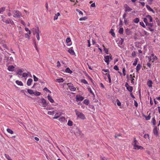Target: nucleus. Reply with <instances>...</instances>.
Segmentation results:
<instances>
[{
  "label": "nucleus",
  "instance_id": "2f4dec72",
  "mask_svg": "<svg viewBox=\"0 0 160 160\" xmlns=\"http://www.w3.org/2000/svg\"><path fill=\"white\" fill-rule=\"evenodd\" d=\"M5 7H3L0 8V13H2L5 9Z\"/></svg>",
  "mask_w": 160,
  "mask_h": 160
},
{
  "label": "nucleus",
  "instance_id": "603ef678",
  "mask_svg": "<svg viewBox=\"0 0 160 160\" xmlns=\"http://www.w3.org/2000/svg\"><path fill=\"white\" fill-rule=\"evenodd\" d=\"M33 77L34 80L35 82H36L38 81V78L36 77V76L34 75H33Z\"/></svg>",
  "mask_w": 160,
  "mask_h": 160
},
{
  "label": "nucleus",
  "instance_id": "774afa93",
  "mask_svg": "<svg viewBox=\"0 0 160 160\" xmlns=\"http://www.w3.org/2000/svg\"><path fill=\"white\" fill-rule=\"evenodd\" d=\"M101 160H108L105 157H101Z\"/></svg>",
  "mask_w": 160,
  "mask_h": 160
},
{
  "label": "nucleus",
  "instance_id": "4468645a",
  "mask_svg": "<svg viewBox=\"0 0 160 160\" xmlns=\"http://www.w3.org/2000/svg\"><path fill=\"white\" fill-rule=\"evenodd\" d=\"M41 101L42 104V107H45L47 105L46 100L44 98H42L41 99Z\"/></svg>",
  "mask_w": 160,
  "mask_h": 160
},
{
  "label": "nucleus",
  "instance_id": "5701e85b",
  "mask_svg": "<svg viewBox=\"0 0 160 160\" xmlns=\"http://www.w3.org/2000/svg\"><path fill=\"white\" fill-rule=\"evenodd\" d=\"M105 75H106L107 76V77L108 78V80H109V83H111V78L110 75L109 74V73H106L105 74Z\"/></svg>",
  "mask_w": 160,
  "mask_h": 160
},
{
  "label": "nucleus",
  "instance_id": "13d9d810",
  "mask_svg": "<svg viewBox=\"0 0 160 160\" xmlns=\"http://www.w3.org/2000/svg\"><path fill=\"white\" fill-rule=\"evenodd\" d=\"M66 42L67 43H69L71 42V39L70 38H67L66 39Z\"/></svg>",
  "mask_w": 160,
  "mask_h": 160
},
{
  "label": "nucleus",
  "instance_id": "a211bd4d",
  "mask_svg": "<svg viewBox=\"0 0 160 160\" xmlns=\"http://www.w3.org/2000/svg\"><path fill=\"white\" fill-rule=\"evenodd\" d=\"M147 84L149 87L151 88L152 87V82L151 80H149L148 81Z\"/></svg>",
  "mask_w": 160,
  "mask_h": 160
},
{
  "label": "nucleus",
  "instance_id": "052dcab7",
  "mask_svg": "<svg viewBox=\"0 0 160 160\" xmlns=\"http://www.w3.org/2000/svg\"><path fill=\"white\" fill-rule=\"evenodd\" d=\"M122 71L123 72V75L125 76L126 75V73H125V68H122Z\"/></svg>",
  "mask_w": 160,
  "mask_h": 160
},
{
  "label": "nucleus",
  "instance_id": "39448f33",
  "mask_svg": "<svg viewBox=\"0 0 160 160\" xmlns=\"http://www.w3.org/2000/svg\"><path fill=\"white\" fill-rule=\"evenodd\" d=\"M143 21L144 22H148V21L152 22V18L150 15H148L146 16V18H144Z\"/></svg>",
  "mask_w": 160,
  "mask_h": 160
},
{
  "label": "nucleus",
  "instance_id": "a19ab883",
  "mask_svg": "<svg viewBox=\"0 0 160 160\" xmlns=\"http://www.w3.org/2000/svg\"><path fill=\"white\" fill-rule=\"evenodd\" d=\"M40 33V32H38L35 34L36 35V37L37 40L38 41L39 40H40L39 33Z\"/></svg>",
  "mask_w": 160,
  "mask_h": 160
},
{
  "label": "nucleus",
  "instance_id": "423d86ee",
  "mask_svg": "<svg viewBox=\"0 0 160 160\" xmlns=\"http://www.w3.org/2000/svg\"><path fill=\"white\" fill-rule=\"evenodd\" d=\"M67 85L69 89L72 91H74L76 90V88L74 87L73 84L71 83H68Z\"/></svg>",
  "mask_w": 160,
  "mask_h": 160
},
{
  "label": "nucleus",
  "instance_id": "c9c22d12",
  "mask_svg": "<svg viewBox=\"0 0 160 160\" xmlns=\"http://www.w3.org/2000/svg\"><path fill=\"white\" fill-rule=\"evenodd\" d=\"M28 92L30 94H34L33 91L31 89H28Z\"/></svg>",
  "mask_w": 160,
  "mask_h": 160
},
{
  "label": "nucleus",
  "instance_id": "7c9ffc66",
  "mask_svg": "<svg viewBox=\"0 0 160 160\" xmlns=\"http://www.w3.org/2000/svg\"><path fill=\"white\" fill-rule=\"evenodd\" d=\"M102 46L103 47L104 50V51L107 54H108V49L107 48H106L105 47V46H104V45H102Z\"/></svg>",
  "mask_w": 160,
  "mask_h": 160
},
{
  "label": "nucleus",
  "instance_id": "c85d7f7f",
  "mask_svg": "<svg viewBox=\"0 0 160 160\" xmlns=\"http://www.w3.org/2000/svg\"><path fill=\"white\" fill-rule=\"evenodd\" d=\"M146 26H148L151 27H152L153 26V23H149L148 22H145Z\"/></svg>",
  "mask_w": 160,
  "mask_h": 160
},
{
  "label": "nucleus",
  "instance_id": "c03bdc74",
  "mask_svg": "<svg viewBox=\"0 0 160 160\" xmlns=\"http://www.w3.org/2000/svg\"><path fill=\"white\" fill-rule=\"evenodd\" d=\"M87 19V18L86 17L81 18H79V20L80 21H85Z\"/></svg>",
  "mask_w": 160,
  "mask_h": 160
},
{
  "label": "nucleus",
  "instance_id": "0e129e2a",
  "mask_svg": "<svg viewBox=\"0 0 160 160\" xmlns=\"http://www.w3.org/2000/svg\"><path fill=\"white\" fill-rule=\"evenodd\" d=\"M111 33L113 37H114L115 36V34L114 33V32H113V31L112 29H111Z\"/></svg>",
  "mask_w": 160,
  "mask_h": 160
},
{
  "label": "nucleus",
  "instance_id": "473e14b6",
  "mask_svg": "<svg viewBox=\"0 0 160 160\" xmlns=\"http://www.w3.org/2000/svg\"><path fill=\"white\" fill-rule=\"evenodd\" d=\"M56 81L58 82H63L64 80L62 78H61L56 79Z\"/></svg>",
  "mask_w": 160,
  "mask_h": 160
},
{
  "label": "nucleus",
  "instance_id": "79ce46f5",
  "mask_svg": "<svg viewBox=\"0 0 160 160\" xmlns=\"http://www.w3.org/2000/svg\"><path fill=\"white\" fill-rule=\"evenodd\" d=\"M131 55L132 57H135L136 55V52L135 51L132 52V53Z\"/></svg>",
  "mask_w": 160,
  "mask_h": 160
},
{
  "label": "nucleus",
  "instance_id": "e433bc0d",
  "mask_svg": "<svg viewBox=\"0 0 160 160\" xmlns=\"http://www.w3.org/2000/svg\"><path fill=\"white\" fill-rule=\"evenodd\" d=\"M123 29L122 28H120L118 31V32L120 34L123 33Z\"/></svg>",
  "mask_w": 160,
  "mask_h": 160
},
{
  "label": "nucleus",
  "instance_id": "1a4fd4ad",
  "mask_svg": "<svg viewBox=\"0 0 160 160\" xmlns=\"http://www.w3.org/2000/svg\"><path fill=\"white\" fill-rule=\"evenodd\" d=\"M153 133L156 137H157L158 136L159 133L157 126H156L154 127L153 130Z\"/></svg>",
  "mask_w": 160,
  "mask_h": 160
},
{
  "label": "nucleus",
  "instance_id": "b1692460",
  "mask_svg": "<svg viewBox=\"0 0 160 160\" xmlns=\"http://www.w3.org/2000/svg\"><path fill=\"white\" fill-rule=\"evenodd\" d=\"M72 48H70L68 50V52L71 54L73 55L75 53V52L72 49Z\"/></svg>",
  "mask_w": 160,
  "mask_h": 160
},
{
  "label": "nucleus",
  "instance_id": "37998d69",
  "mask_svg": "<svg viewBox=\"0 0 160 160\" xmlns=\"http://www.w3.org/2000/svg\"><path fill=\"white\" fill-rule=\"evenodd\" d=\"M81 82L85 84H88L87 81L85 79H82L81 80Z\"/></svg>",
  "mask_w": 160,
  "mask_h": 160
},
{
  "label": "nucleus",
  "instance_id": "4d7b16f0",
  "mask_svg": "<svg viewBox=\"0 0 160 160\" xmlns=\"http://www.w3.org/2000/svg\"><path fill=\"white\" fill-rule=\"evenodd\" d=\"M28 74L24 72L22 74V77L24 78H27L28 77Z\"/></svg>",
  "mask_w": 160,
  "mask_h": 160
},
{
  "label": "nucleus",
  "instance_id": "f257e3e1",
  "mask_svg": "<svg viewBox=\"0 0 160 160\" xmlns=\"http://www.w3.org/2000/svg\"><path fill=\"white\" fill-rule=\"evenodd\" d=\"M138 144L139 143L136 140V138H134L132 143V145L134 147L133 148L135 150L143 149V148L141 146L138 145Z\"/></svg>",
  "mask_w": 160,
  "mask_h": 160
},
{
  "label": "nucleus",
  "instance_id": "cd10ccee",
  "mask_svg": "<svg viewBox=\"0 0 160 160\" xmlns=\"http://www.w3.org/2000/svg\"><path fill=\"white\" fill-rule=\"evenodd\" d=\"M23 69H21L19 70L17 72V74L19 75L22 74L21 73L23 71Z\"/></svg>",
  "mask_w": 160,
  "mask_h": 160
},
{
  "label": "nucleus",
  "instance_id": "ea45409f",
  "mask_svg": "<svg viewBox=\"0 0 160 160\" xmlns=\"http://www.w3.org/2000/svg\"><path fill=\"white\" fill-rule=\"evenodd\" d=\"M139 19L138 18H136L134 19L133 20V22H134L135 23H138L139 22Z\"/></svg>",
  "mask_w": 160,
  "mask_h": 160
},
{
  "label": "nucleus",
  "instance_id": "58836bf2",
  "mask_svg": "<svg viewBox=\"0 0 160 160\" xmlns=\"http://www.w3.org/2000/svg\"><path fill=\"white\" fill-rule=\"evenodd\" d=\"M88 91L92 95H94V93L92 91V89L91 88H88Z\"/></svg>",
  "mask_w": 160,
  "mask_h": 160
},
{
  "label": "nucleus",
  "instance_id": "f03ea898",
  "mask_svg": "<svg viewBox=\"0 0 160 160\" xmlns=\"http://www.w3.org/2000/svg\"><path fill=\"white\" fill-rule=\"evenodd\" d=\"M75 112L77 116L78 117L83 120H84L86 119V117L84 115L82 112L78 111L77 109L75 110Z\"/></svg>",
  "mask_w": 160,
  "mask_h": 160
},
{
  "label": "nucleus",
  "instance_id": "09e8293b",
  "mask_svg": "<svg viewBox=\"0 0 160 160\" xmlns=\"http://www.w3.org/2000/svg\"><path fill=\"white\" fill-rule=\"evenodd\" d=\"M83 102L84 104H85L88 105V104L89 102V100L87 99H85L84 101Z\"/></svg>",
  "mask_w": 160,
  "mask_h": 160
},
{
  "label": "nucleus",
  "instance_id": "ddd939ff",
  "mask_svg": "<svg viewBox=\"0 0 160 160\" xmlns=\"http://www.w3.org/2000/svg\"><path fill=\"white\" fill-rule=\"evenodd\" d=\"M62 113L61 112H59L57 113L55 115V116L53 118V119H56L60 117L62 114Z\"/></svg>",
  "mask_w": 160,
  "mask_h": 160
},
{
  "label": "nucleus",
  "instance_id": "9d476101",
  "mask_svg": "<svg viewBox=\"0 0 160 160\" xmlns=\"http://www.w3.org/2000/svg\"><path fill=\"white\" fill-rule=\"evenodd\" d=\"M124 7L125 8V11L126 12H130L132 10V9L130 8L128 5L126 4H125Z\"/></svg>",
  "mask_w": 160,
  "mask_h": 160
},
{
  "label": "nucleus",
  "instance_id": "3c124183",
  "mask_svg": "<svg viewBox=\"0 0 160 160\" xmlns=\"http://www.w3.org/2000/svg\"><path fill=\"white\" fill-rule=\"evenodd\" d=\"M116 101L117 102V104L118 106H120L121 105V103L119 101L118 99H117L116 100Z\"/></svg>",
  "mask_w": 160,
  "mask_h": 160
},
{
  "label": "nucleus",
  "instance_id": "c756f323",
  "mask_svg": "<svg viewBox=\"0 0 160 160\" xmlns=\"http://www.w3.org/2000/svg\"><path fill=\"white\" fill-rule=\"evenodd\" d=\"M152 123L153 125H155L156 124V121L155 119V117H154L152 118Z\"/></svg>",
  "mask_w": 160,
  "mask_h": 160
},
{
  "label": "nucleus",
  "instance_id": "de8ad7c7",
  "mask_svg": "<svg viewBox=\"0 0 160 160\" xmlns=\"http://www.w3.org/2000/svg\"><path fill=\"white\" fill-rule=\"evenodd\" d=\"M5 156L8 160H10V159H11L10 157L8 155L5 154Z\"/></svg>",
  "mask_w": 160,
  "mask_h": 160
},
{
  "label": "nucleus",
  "instance_id": "4c0bfd02",
  "mask_svg": "<svg viewBox=\"0 0 160 160\" xmlns=\"http://www.w3.org/2000/svg\"><path fill=\"white\" fill-rule=\"evenodd\" d=\"M138 58H136L134 61V62L133 63L132 65L134 66H136L138 62Z\"/></svg>",
  "mask_w": 160,
  "mask_h": 160
},
{
  "label": "nucleus",
  "instance_id": "0eeeda50",
  "mask_svg": "<svg viewBox=\"0 0 160 160\" xmlns=\"http://www.w3.org/2000/svg\"><path fill=\"white\" fill-rule=\"evenodd\" d=\"M14 61L13 58L12 57H8L7 59V65L11 64H12L13 63Z\"/></svg>",
  "mask_w": 160,
  "mask_h": 160
},
{
  "label": "nucleus",
  "instance_id": "bf43d9fd",
  "mask_svg": "<svg viewBox=\"0 0 160 160\" xmlns=\"http://www.w3.org/2000/svg\"><path fill=\"white\" fill-rule=\"evenodd\" d=\"M124 22L125 24L126 25H127L128 23V22L126 19H124Z\"/></svg>",
  "mask_w": 160,
  "mask_h": 160
},
{
  "label": "nucleus",
  "instance_id": "680f3d73",
  "mask_svg": "<svg viewBox=\"0 0 160 160\" xmlns=\"http://www.w3.org/2000/svg\"><path fill=\"white\" fill-rule=\"evenodd\" d=\"M133 76H132V74H130V79H134L133 77H135V75L133 73Z\"/></svg>",
  "mask_w": 160,
  "mask_h": 160
},
{
  "label": "nucleus",
  "instance_id": "49530a36",
  "mask_svg": "<svg viewBox=\"0 0 160 160\" xmlns=\"http://www.w3.org/2000/svg\"><path fill=\"white\" fill-rule=\"evenodd\" d=\"M127 12H125L124 13L123 16H122V18L124 19H126V17L127 16Z\"/></svg>",
  "mask_w": 160,
  "mask_h": 160
},
{
  "label": "nucleus",
  "instance_id": "412c9836",
  "mask_svg": "<svg viewBox=\"0 0 160 160\" xmlns=\"http://www.w3.org/2000/svg\"><path fill=\"white\" fill-rule=\"evenodd\" d=\"M58 120L61 122H63L65 121V118L64 117H62L59 118Z\"/></svg>",
  "mask_w": 160,
  "mask_h": 160
},
{
  "label": "nucleus",
  "instance_id": "a878e982",
  "mask_svg": "<svg viewBox=\"0 0 160 160\" xmlns=\"http://www.w3.org/2000/svg\"><path fill=\"white\" fill-rule=\"evenodd\" d=\"M126 88L130 92H132L133 90V88L132 87L129 86H128V87Z\"/></svg>",
  "mask_w": 160,
  "mask_h": 160
},
{
  "label": "nucleus",
  "instance_id": "6e6d98bb",
  "mask_svg": "<svg viewBox=\"0 0 160 160\" xmlns=\"http://www.w3.org/2000/svg\"><path fill=\"white\" fill-rule=\"evenodd\" d=\"M43 90L48 92L49 93H51V92L49 90H48L47 88H44L43 89Z\"/></svg>",
  "mask_w": 160,
  "mask_h": 160
},
{
  "label": "nucleus",
  "instance_id": "7ed1b4c3",
  "mask_svg": "<svg viewBox=\"0 0 160 160\" xmlns=\"http://www.w3.org/2000/svg\"><path fill=\"white\" fill-rule=\"evenodd\" d=\"M149 62H154V61L157 60V58L156 56H154L153 54H152L151 55L148 57Z\"/></svg>",
  "mask_w": 160,
  "mask_h": 160
},
{
  "label": "nucleus",
  "instance_id": "bb28decb",
  "mask_svg": "<svg viewBox=\"0 0 160 160\" xmlns=\"http://www.w3.org/2000/svg\"><path fill=\"white\" fill-rule=\"evenodd\" d=\"M65 72H66L69 73L70 74H71V73H72V71L70 70V68H66V69L65 70Z\"/></svg>",
  "mask_w": 160,
  "mask_h": 160
},
{
  "label": "nucleus",
  "instance_id": "f8f14e48",
  "mask_svg": "<svg viewBox=\"0 0 160 160\" xmlns=\"http://www.w3.org/2000/svg\"><path fill=\"white\" fill-rule=\"evenodd\" d=\"M76 99L77 101H82L83 99L84 98L83 97L80 95H77L76 97Z\"/></svg>",
  "mask_w": 160,
  "mask_h": 160
},
{
  "label": "nucleus",
  "instance_id": "9b49d317",
  "mask_svg": "<svg viewBox=\"0 0 160 160\" xmlns=\"http://www.w3.org/2000/svg\"><path fill=\"white\" fill-rule=\"evenodd\" d=\"M110 56L107 55L104 56V61L107 63V65H108L110 62L109 58Z\"/></svg>",
  "mask_w": 160,
  "mask_h": 160
},
{
  "label": "nucleus",
  "instance_id": "2eb2a0df",
  "mask_svg": "<svg viewBox=\"0 0 160 160\" xmlns=\"http://www.w3.org/2000/svg\"><path fill=\"white\" fill-rule=\"evenodd\" d=\"M15 68V67L13 65H10L8 66V70L9 71L11 72H12L14 71Z\"/></svg>",
  "mask_w": 160,
  "mask_h": 160
},
{
  "label": "nucleus",
  "instance_id": "8fccbe9b",
  "mask_svg": "<svg viewBox=\"0 0 160 160\" xmlns=\"http://www.w3.org/2000/svg\"><path fill=\"white\" fill-rule=\"evenodd\" d=\"M144 116L145 118V119L146 120H148L150 119L151 117L149 116V115L148 116L144 115Z\"/></svg>",
  "mask_w": 160,
  "mask_h": 160
},
{
  "label": "nucleus",
  "instance_id": "338daca9",
  "mask_svg": "<svg viewBox=\"0 0 160 160\" xmlns=\"http://www.w3.org/2000/svg\"><path fill=\"white\" fill-rule=\"evenodd\" d=\"M150 62H148L147 63V66L150 68L151 66V64L150 63Z\"/></svg>",
  "mask_w": 160,
  "mask_h": 160
},
{
  "label": "nucleus",
  "instance_id": "72a5a7b5",
  "mask_svg": "<svg viewBox=\"0 0 160 160\" xmlns=\"http://www.w3.org/2000/svg\"><path fill=\"white\" fill-rule=\"evenodd\" d=\"M7 131L8 132L11 134H12L13 133V131L11 129L9 128L7 129Z\"/></svg>",
  "mask_w": 160,
  "mask_h": 160
},
{
  "label": "nucleus",
  "instance_id": "5fc2aeb1",
  "mask_svg": "<svg viewBox=\"0 0 160 160\" xmlns=\"http://www.w3.org/2000/svg\"><path fill=\"white\" fill-rule=\"evenodd\" d=\"M140 24L141 25L143 28H145L146 27L144 25V24L142 22H140Z\"/></svg>",
  "mask_w": 160,
  "mask_h": 160
},
{
  "label": "nucleus",
  "instance_id": "e2e57ef3",
  "mask_svg": "<svg viewBox=\"0 0 160 160\" xmlns=\"http://www.w3.org/2000/svg\"><path fill=\"white\" fill-rule=\"evenodd\" d=\"M113 68L115 70H117V71L118 70H119L118 67V66L117 65L114 66V67Z\"/></svg>",
  "mask_w": 160,
  "mask_h": 160
},
{
  "label": "nucleus",
  "instance_id": "dca6fc26",
  "mask_svg": "<svg viewBox=\"0 0 160 160\" xmlns=\"http://www.w3.org/2000/svg\"><path fill=\"white\" fill-rule=\"evenodd\" d=\"M146 7L147 8L148 11H150L152 12L153 13H155V11L153 10L148 5H146Z\"/></svg>",
  "mask_w": 160,
  "mask_h": 160
},
{
  "label": "nucleus",
  "instance_id": "69168bd1",
  "mask_svg": "<svg viewBox=\"0 0 160 160\" xmlns=\"http://www.w3.org/2000/svg\"><path fill=\"white\" fill-rule=\"evenodd\" d=\"M25 36L26 38H27L29 39L30 38V36L28 33H26L25 34Z\"/></svg>",
  "mask_w": 160,
  "mask_h": 160
},
{
  "label": "nucleus",
  "instance_id": "4be33fe9",
  "mask_svg": "<svg viewBox=\"0 0 160 160\" xmlns=\"http://www.w3.org/2000/svg\"><path fill=\"white\" fill-rule=\"evenodd\" d=\"M11 19L8 18L6 20L4 19H2V21L3 22H5L7 24L9 23V22L10 21Z\"/></svg>",
  "mask_w": 160,
  "mask_h": 160
},
{
  "label": "nucleus",
  "instance_id": "6e6552de",
  "mask_svg": "<svg viewBox=\"0 0 160 160\" xmlns=\"http://www.w3.org/2000/svg\"><path fill=\"white\" fill-rule=\"evenodd\" d=\"M32 32L33 34L35 35L38 32H41L39 30V27L37 26V28H33L32 29Z\"/></svg>",
  "mask_w": 160,
  "mask_h": 160
},
{
  "label": "nucleus",
  "instance_id": "a18cd8bd",
  "mask_svg": "<svg viewBox=\"0 0 160 160\" xmlns=\"http://www.w3.org/2000/svg\"><path fill=\"white\" fill-rule=\"evenodd\" d=\"M72 122L70 120H69L68 121V125L70 126H72Z\"/></svg>",
  "mask_w": 160,
  "mask_h": 160
},
{
  "label": "nucleus",
  "instance_id": "f704fd0d",
  "mask_svg": "<svg viewBox=\"0 0 160 160\" xmlns=\"http://www.w3.org/2000/svg\"><path fill=\"white\" fill-rule=\"evenodd\" d=\"M144 138L145 139L148 138V139H150V137H149V135L148 134H146L144 135Z\"/></svg>",
  "mask_w": 160,
  "mask_h": 160
},
{
  "label": "nucleus",
  "instance_id": "393cba45",
  "mask_svg": "<svg viewBox=\"0 0 160 160\" xmlns=\"http://www.w3.org/2000/svg\"><path fill=\"white\" fill-rule=\"evenodd\" d=\"M16 83L18 85L21 86H22L23 85V84L21 81H20L18 80H17L16 81Z\"/></svg>",
  "mask_w": 160,
  "mask_h": 160
},
{
  "label": "nucleus",
  "instance_id": "f3484780",
  "mask_svg": "<svg viewBox=\"0 0 160 160\" xmlns=\"http://www.w3.org/2000/svg\"><path fill=\"white\" fill-rule=\"evenodd\" d=\"M142 67V66L140 64H138L137 65V66L136 68V72H137L138 73L140 69Z\"/></svg>",
  "mask_w": 160,
  "mask_h": 160
},
{
  "label": "nucleus",
  "instance_id": "aec40b11",
  "mask_svg": "<svg viewBox=\"0 0 160 160\" xmlns=\"http://www.w3.org/2000/svg\"><path fill=\"white\" fill-rule=\"evenodd\" d=\"M32 82V79L31 78L29 79L27 82V85L28 86H30L31 85V83Z\"/></svg>",
  "mask_w": 160,
  "mask_h": 160
},
{
  "label": "nucleus",
  "instance_id": "20e7f679",
  "mask_svg": "<svg viewBox=\"0 0 160 160\" xmlns=\"http://www.w3.org/2000/svg\"><path fill=\"white\" fill-rule=\"evenodd\" d=\"M13 16L15 18H19L21 13L18 11L14 10L12 12Z\"/></svg>",
  "mask_w": 160,
  "mask_h": 160
},
{
  "label": "nucleus",
  "instance_id": "6ab92c4d",
  "mask_svg": "<svg viewBox=\"0 0 160 160\" xmlns=\"http://www.w3.org/2000/svg\"><path fill=\"white\" fill-rule=\"evenodd\" d=\"M48 98V100L51 103H53L54 102V101L52 99V98L49 95H48L47 96Z\"/></svg>",
  "mask_w": 160,
  "mask_h": 160
},
{
  "label": "nucleus",
  "instance_id": "864d4df0",
  "mask_svg": "<svg viewBox=\"0 0 160 160\" xmlns=\"http://www.w3.org/2000/svg\"><path fill=\"white\" fill-rule=\"evenodd\" d=\"M61 66V64L59 61H58L57 62V67L58 68H59Z\"/></svg>",
  "mask_w": 160,
  "mask_h": 160
}]
</instances>
